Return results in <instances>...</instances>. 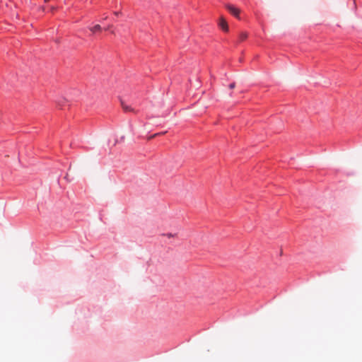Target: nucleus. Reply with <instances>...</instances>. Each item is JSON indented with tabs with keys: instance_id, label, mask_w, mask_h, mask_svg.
Masks as SVG:
<instances>
[{
	"instance_id": "obj_1",
	"label": "nucleus",
	"mask_w": 362,
	"mask_h": 362,
	"mask_svg": "<svg viewBox=\"0 0 362 362\" xmlns=\"http://www.w3.org/2000/svg\"><path fill=\"white\" fill-rule=\"evenodd\" d=\"M227 11L233 16H235L238 20H240V9L233 4H227L226 6Z\"/></svg>"
},
{
	"instance_id": "obj_2",
	"label": "nucleus",
	"mask_w": 362,
	"mask_h": 362,
	"mask_svg": "<svg viewBox=\"0 0 362 362\" xmlns=\"http://www.w3.org/2000/svg\"><path fill=\"white\" fill-rule=\"evenodd\" d=\"M107 28H102L99 24L93 25L88 27V30L93 35H97L102 33L103 30H106Z\"/></svg>"
},
{
	"instance_id": "obj_3",
	"label": "nucleus",
	"mask_w": 362,
	"mask_h": 362,
	"mask_svg": "<svg viewBox=\"0 0 362 362\" xmlns=\"http://www.w3.org/2000/svg\"><path fill=\"white\" fill-rule=\"evenodd\" d=\"M122 109L125 112H132V111H133V109L130 106H129L128 105L125 104L124 102H122Z\"/></svg>"
},
{
	"instance_id": "obj_4",
	"label": "nucleus",
	"mask_w": 362,
	"mask_h": 362,
	"mask_svg": "<svg viewBox=\"0 0 362 362\" xmlns=\"http://www.w3.org/2000/svg\"><path fill=\"white\" fill-rule=\"evenodd\" d=\"M221 29L224 31L227 32L228 30V24H220Z\"/></svg>"
},
{
	"instance_id": "obj_8",
	"label": "nucleus",
	"mask_w": 362,
	"mask_h": 362,
	"mask_svg": "<svg viewBox=\"0 0 362 362\" xmlns=\"http://www.w3.org/2000/svg\"><path fill=\"white\" fill-rule=\"evenodd\" d=\"M166 235H167L168 238H173V237H175V234H172V233H168V234H167Z\"/></svg>"
},
{
	"instance_id": "obj_6",
	"label": "nucleus",
	"mask_w": 362,
	"mask_h": 362,
	"mask_svg": "<svg viewBox=\"0 0 362 362\" xmlns=\"http://www.w3.org/2000/svg\"><path fill=\"white\" fill-rule=\"evenodd\" d=\"M235 83H230V84L229 85V88H230V89L234 88H235Z\"/></svg>"
},
{
	"instance_id": "obj_9",
	"label": "nucleus",
	"mask_w": 362,
	"mask_h": 362,
	"mask_svg": "<svg viewBox=\"0 0 362 362\" xmlns=\"http://www.w3.org/2000/svg\"><path fill=\"white\" fill-rule=\"evenodd\" d=\"M45 1H48L49 0H45Z\"/></svg>"
},
{
	"instance_id": "obj_7",
	"label": "nucleus",
	"mask_w": 362,
	"mask_h": 362,
	"mask_svg": "<svg viewBox=\"0 0 362 362\" xmlns=\"http://www.w3.org/2000/svg\"><path fill=\"white\" fill-rule=\"evenodd\" d=\"M163 133H159V134H153V136H151L149 139H151V138H154L155 136H158V135H161L163 134Z\"/></svg>"
},
{
	"instance_id": "obj_5",
	"label": "nucleus",
	"mask_w": 362,
	"mask_h": 362,
	"mask_svg": "<svg viewBox=\"0 0 362 362\" xmlns=\"http://www.w3.org/2000/svg\"><path fill=\"white\" fill-rule=\"evenodd\" d=\"M219 23H227V21L224 18L221 17Z\"/></svg>"
}]
</instances>
